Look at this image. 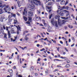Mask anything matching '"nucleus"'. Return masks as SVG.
Instances as JSON below:
<instances>
[{"label":"nucleus","mask_w":77,"mask_h":77,"mask_svg":"<svg viewBox=\"0 0 77 77\" xmlns=\"http://www.w3.org/2000/svg\"><path fill=\"white\" fill-rule=\"evenodd\" d=\"M38 61H40V58H38Z\"/></svg>","instance_id":"obj_62"},{"label":"nucleus","mask_w":77,"mask_h":77,"mask_svg":"<svg viewBox=\"0 0 77 77\" xmlns=\"http://www.w3.org/2000/svg\"><path fill=\"white\" fill-rule=\"evenodd\" d=\"M68 9H69V7L66 6L65 7V9H66V10H68Z\"/></svg>","instance_id":"obj_21"},{"label":"nucleus","mask_w":77,"mask_h":77,"mask_svg":"<svg viewBox=\"0 0 77 77\" xmlns=\"http://www.w3.org/2000/svg\"><path fill=\"white\" fill-rule=\"evenodd\" d=\"M17 20H14V24H17Z\"/></svg>","instance_id":"obj_26"},{"label":"nucleus","mask_w":77,"mask_h":77,"mask_svg":"<svg viewBox=\"0 0 77 77\" xmlns=\"http://www.w3.org/2000/svg\"><path fill=\"white\" fill-rule=\"evenodd\" d=\"M29 2H31V4L29 5V7L31 9H33L35 8V5L33 4H35V5H41V2L40 1H38L37 0H28Z\"/></svg>","instance_id":"obj_1"},{"label":"nucleus","mask_w":77,"mask_h":77,"mask_svg":"<svg viewBox=\"0 0 77 77\" xmlns=\"http://www.w3.org/2000/svg\"><path fill=\"white\" fill-rule=\"evenodd\" d=\"M63 54L64 55H65V54H66V53L65 52H63Z\"/></svg>","instance_id":"obj_53"},{"label":"nucleus","mask_w":77,"mask_h":77,"mask_svg":"<svg viewBox=\"0 0 77 77\" xmlns=\"http://www.w3.org/2000/svg\"><path fill=\"white\" fill-rule=\"evenodd\" d=\"M3 28L4 29V30H5V29H6V27L4 25L3 26Z\"/></svg>","instance_id":"obj_43"},{"label":"nucleus","mask_w":77,"mask_h":77,"mask_svg":"<svg viewBox=\"0 0 77 77\" xmlns=\"http://www.w3.org/2000/svg\"><path fill=\"white\" fill-rule=\"evenodd\" d=\"M9 72L10 73H12V70L11 69V70H9Z\"/></svg>","instance_id":"obj_28"},{"label":"nucleus","mask_w":77,"mask_h":77,"mask_svg":"<svg viewBox=\"0 0 77 77\" xmlns=\"http://www.w3.org/2000/svg\"><path fill=\"white\" fill-rule=\"evenodd\" d=\"M8 38H11V33H10V32L9 31H8Z\"/></svg>","instance_id":"obj_12"},{"label":"nucleus","mask_w":77,"mask_h":77,"mask_svg":"<svg viewBox=\"0 0 77 77\" xmlns=\"http://www.w3.org/2000/svg\"><path fill=\"white\" fill-rule=\"evenodd\" d=\"M13 25H11V26H10L8 27L9 28V29H11V27H13Z\"/></svg>","instance_id":"obj_27"},{"label":"nucleus","mask_w":77,"mask_h":77,"mask_svg":"<svg viewBox=\"0 0 77 77\" xmlns=\"http://www.w3.org/2000/svg\"><path fill=\"white\" fill-rule=\"evenodd\" d=\"M11 21H12V19H8V21L7 22V24L8 25H11Z\"/></svg>","instance_id":"obj_7"},{"label":"nucleus","mask_w":77,"mask_h":77,"mask_svg":"<svg viewBox=\"0 0 77 77\" xmlns=\"http://www.w3.org/2000/svg\"><path fill=\"white\" fill-rule=\"evenodd\" d=\"M60 43L61 44H63V42L62 41H60Z\"/></svg>","instance_id":"obj_59"},{"label":"nucleus","mask_w":77,"mask_h":77,"mask_svg":"<svg viewBox=\"0 0 77 77\" xmlns=\"http://www.w3.org/2000/svg\"><path fill=\"white\" fill-rule=\"evenodd\" d=\"M11 9H12L13 10H14V6H12L11 7Z\"/></svg>","instance_id":"obj_60"},{"label":"nucleus","mask_w":77,"mask_h":77,"mask_svg":"<svg viewBox=\"0 0 77 77\" xmlns=\"http://www.w3.org/2000/svg\"><path fill=\"white\" fill-rule=\"evenodd\" d=\"M68 2L67 1H66V2L65 4V5H67V4H68Z\"/></svg>","instance_id":"obj_40"},{"label":"nucleus","mask_w":77,"mask_h":77,"mask_svg":"<svg viewBox=\"0 0 77 77\" xmlns=\"http://www.w3.org/2000/svg\"><path fill=\"white\" fill-rule=\"evenodd\" d=\"M24 11L23 12V15H25V13H27V11H26V9H24Z\"/></svg>","instance_id":"obj_11"},{"label":"nucleus","mask_w":77,"mask_h":77,"mask_svg":"<svg viewBox=\"0 0 77 77\" xmlns=\"http://www.w3.org/2000/svg\"><path fill=\"white\" fill-rule=\"evenodd\" d=\"M74 63L76 65H77V62H74Z\"/></svg>","instance_id":"obj_63"},{"label":"nucleus","mask_w":77,"mask_h":77,"mask_svg":"<svg viewBox=\"0 0 77 77\" xmlns=\"http://www.w3.org/2000/svg\"><path fill=\"white\" fill-rule=\"evenodd\" d=\"M61 0H57L56 2H60Z\"/></svg>","instance_id":"obj_49"},{"label":"nucleus","mask_w":77,"mask_h":77,"mask_svg":"<svg viewBox=\"0 0 77 77\" xmlns=\"http://www.w3.org/2000/svg\"><path fill=\"white\" fill-rule=\"evenodd\" d=\"M23 19L25 21H27V17H26L25 16H23Z\"/></svg>","instance_id":"obj_14"},{"label":"nucleus","mask_w":77,"mask_h":77,"mask_svg":"<svg viewBox=\"0 0 77 77\" xmlns=\"http://www.w3.org/2000/svg\"><path fill=\"white\" fill-rule=\"evenodd\" d=\"M51 8H52V7H48V9H51Z\"/></svg>","instance_id":"obj_33"},{"label":"nucleus","mask_w":77,"mask_h":77,"mask_svg":"<svg viewBox=\"0 0 77 77\" xmlns=\"http://www.w3.org/2000/svg\"><path fill=\"white\" fill-rule=\"evenodd\" d=\"M54 60V61H55V60H57L58 61H61V60H59V59H54V60Z\"/></svg>","instance_id":"obj_29"},{"label":"nucleus","mask_w":77,"mask_h":77,"mask_svg":"<svg viewBox=\"0 0 77 77\" xmlns=\"http://www.w3.org/2000/svg\"><path fill=\"white\" fill-rule=\"evenodd\" d=\"M25 40L27 41L28 39H29V38H28V37H27L26 36H25Z\"/></svg>","instance_id":"obj_17"},{"label":"nucleus","mask_w":77,"mask_h":77,"mask_svg":"<svg viewBox=\"0 0 77 77\" xmlns=\"http://www.w3.org/2000/svg\"><path fill=\"white\" fill-rule=\"evenodd\" d=\"M17 3L18 4V6L20 7V6H21V3H22V2L21 1H18L17 2Z\"/></svg>","instance_id":"obj_8"},{"label":"nucleus","mask_w":77,"mask_h":77,"mask_svg":"<svg viewBox=\"0 0 77 77\" xmlns=\"http://www.w3.org/2000/svg\"><path fill=\"white\" fill-rule=\"evenodd\" d=\"M6 36H7V34H5L4 38H5L6 39H7V37Z\"/></svg>","instance_id":"obj_18"},{"label":"nucleus","mask_w":77,"mask_h":77,"mask_svg":"<svg viewBox=\"0 0 77 77\" xmlns=\"http://www.w3.org/2000/svg\"><path fill=\"white\" fill-rule=\"evenodd\" d=\"M71 39H72V40H73V41H75V38H74L73 37H72L71 38Z\"/></svg>","instance_id":"obj_37"},{"label":"nucleus","mask_w":77,"mask_h":77,"mask_svg":"<svg viewBox=\"0 0 77 77\" xmlns=\"http://www.w3.org/2000/svg\"><path fill=\"white\" fill-rule=\"evenodd\" d=\"M60 58L61 59H66V57H60Z\"/></svg>","instance_id":"obj_20"},{"label":"nucleus","mask_w":77,"mask_h":77,"mask_svg":"<svg viewBox=\"0 0 77 77\" xmlns=\"http://www.w3.org/2000/svg\"><path fill=\"white\" fill-rule=\"evenodd\" d=\"M42 21H43V23H45V20H42Z\"/></svg>","instance_id":"obj_44"},{"label":"nucleus","mask_w":77,"mask_h":77,"mask_svg":"<svg viewBox=\"0 0 77 77\" xmlns=\"http://www.w3.org/2000/svg\"><path fill=\"white\" fill-rule=\"evenodd\" d=\"M45 73L46 74H48V71H45Z\"/></svg>","instance_id":"obj_58"},{"label":"nucleus","mask_w":77,"mask_h":77,"mask_svg":"<svg viewBox=\"0 0 77 77\" xmlns=\"http://www.w3.org/2000/svg\"><path fill=\"white\" fill-rule=\"evenodd\" d=\"M3 20H4V17H2L0 19V21L1 22H3Z\"/></svg>","instance_id":"obj_13"},{"label":"nucleus","mask_w":77,"mask_h":77,"mask_svg":"<svg viewBox=\"0 0 77 77\" xmlns=\"http://www.w3.org/2000/svg\"><path fill=\"white\" fill-rule=\"evenodd\" d=\"M16 16V15L15 14H14L13 15V16H12V17H15Z\"/></svg>","instance_id":"obj_39"},{"label":"nucleus","mask_w":77,"mask_h":77,"mask_svg":"<svg viewBox=\"0 0 77 77\" xmlns=\"http://www.w3.org/2000/svg\"><path fill=\"white\" fill-rule=\"evenodd\" d=\"M17 15H18V16H20V14L18 13H17Z\"/></svg>","instance_id":"obj_57"},{"label":"nucleus","mask_w":77,"mask_h":77,"mask_svg":"<svg viewBox=\"0 0 77 77\" xmlns=\"http://www.w3.org/2000/svg\"><path fill=\"white\" fill-rule=\"evenodd\" d=\"M53 20H52L51 21V23L52 24V25H54V23L53 22Z\"/></svg>","instance_id":"obj_25"},{"label":"nucleus","mask_w":77,"mask_h":77,"mask_svg":"<svg viewBox=\"0 0 77 77\" xmlns=\"http://www.w3.org/2000/svg\"><path fill=\"white\" fill-rule=\"evenodd\" d=\"M6 30L8 31V27H6Z\"/></svg>","instance_id":"obj_56"},{"label":"nucleus","mask_w":77,"mask_h":77,"mask_svg":"<svg viewBox=\"0 0 77 77\" xmlns=\"http://www.w3.org/2000/svg\"><path fill=\"white\" fill-rule=\"evenodd\" d=\"M1 32H2V33L3 34L4 33V30H1Z\"/></svg>","instance_id":"obj_38"},{"label":"nucleus","mask_w":77,"mask_h":77,"mask_svg":"<svg viewBox=\"0 0 77 77\" xmlns=\"http://www.w3.org/2000/svg\"><path fill=\"white\" fill-rule=\"evenodd\" d=\"M11 33H15V32H14V30H11Z\"/></svg>","instance_id":"obj_24"},{"label":"nucleus","mask_w":77,"mask_h":77,"mask_svg":"<svg viewBox=\"0 0 77 77\" xmlns=\"http://www.w3.org/2000/svg\"><path fill=\"white\" fill-rule=\"evenodd\" d=\"M68 27L70 29H72V28H73V26H70V25H69Z\"/></svg>","instance_id":"obj_19"},{"label":"nucleus","mask_w":77,"mask_h":77,"mask_svg":"<svg viewBox=\"0 0 77 77\" xmlns=\"http://www.w3.org/2000/svg\"><path fill=\"white\" fill-rule=\"evenodd\" d=\"M19 77H22V75H18Z\"/></svg>","instance_id":"obj_64"},{"label":"nucleus","mask_w":77,"mask_h":77,"mask_svg":"<svg viewBox=\"0 0 77 77\" xmlns=\"http://www.w3.org/2000/svg\"><path fill=\"white\" fill-rule=\"evenodd\" d=\"M70 62V61L69 60H67V63H69Z\"/></svg>","instance_id":"obj_34"},{"label":"nucleus","mask_w":77,"mask_h":77,"mask_svg":"<svg viewBox=\"0 0 77 77\" xmlns=\"http://www.w3.org/2000/svg\"><path fill=\"white\" fill-rule=\"evenodd\" d=\"M74 50L75 53H77V51H76V49H74Z\"/></svg>","instance_id":"obj_46"},{"label":"nucleus","mask_w":77,"mask_h":77,"mask_svg":"<svg viewBox=\"0 0 77 77\" xmlns=\"http://www.w3.org/2000/svg\"><path fill=\"white\" fill-rule=\"evenodd\" d=\"M65 22H66V21L64 20H61L60 21L59 20V19L58 20V23L60 26H61L63 24H65Z\"/></svg>","instance_id":"obj_3"},{"label":"nucleus","mask_w":77,"mask_h":77,"mask_svg":"<svg viewBox=\"0 0 77 77\" xmlns=\"http://www.w3.org/2000/svg\"><path fill=\"white\" fill-rule=\"evenodd\" d=\"M60 17V16L59 15H56L55 17V19H58V20H59V21H60V19H59V17Z\"/></svg>","instance_id":"obj_10"},{"label":"nucleus","mask_w":77,"mask_h":77,"mask_svg":"<svg viewBox=\"0 0 77 77\" xmlns=\"http://www.w3.org/2000/svg\"><path fill=\"white\" fill-rule=\"evenodd\" d=\"M70 66V65L69 64H67L65 66V68H69Z\"/></svg>","instance_id":"obj_15"},{"label":"nucleus","mask_w":77,"mask_h":77,"mask_svg":"<svg viewBox=\"0 0 77 77\" xmlns=\"http://www.w3.org/2000/svg\"><path fill=\"white\" fill-rule=\"evenodd\" d=\"M70 18V17H67L66 18V20H68V18Z\"/></svg>","instance_id":"obj_45"},{"label":"nucleus","mask_w":77,"mask_h":77,"mask_svg":"<svg viewBox=\"0 0 77 77\" xmlns=\"http://www.w3.org/2000/svg\"><path fill=\"white\" fill-rule=\"evenodd\" d=\"M51 17H52V14H51L49 18V19H51Z\"/></svg>","instance_id":"obj_32"},{"label":"nucleus","mask_w":77,"mask_h":77,"mask_svg":"<svg viewBox=\"0 0 77 77\" xmlns=\"http://www.w3.org/2000/svg\"><path fill=\"white\" fill-rule=\"evenodd\" d=\"M62 19H64V20H66V18L65 17H62Z\"/></svg>","instance_id":"obj_50"},{"label":"nucleus","mask_w":77,"mask_h":77,"mask_svg":"<svg viewBox=\"0 0 77 77\" xmlns=\"http://www.w3.org/2000/svg\"><path fill=\"white\" fill-rule=\"evenodd\" d=\"M28 14V16L30 17H32V16H33V12H31L30 11H29Z\"/></svg>","instance_id":"obj_6"},{"label":"nucleus","mask_w":77,"mask_h":77,"mask_svg":"<svg viewBox=\"0 0 77 77\" xmlns=\"http://www.w3.org/2000/svg\"><path fill=\"white\" fill-rule=\"evenodd\" d=\"M64 11H65L66 13V17H70V15H69V11H67L66 10H64Z\"/></svg>","instance_id":"obj_5"},{"label":"nucleus","mask_w":77,"mask_h":77,"mask_svg":"<svg viewBox=\"0 0 77 77\" xmlns=\"http://www.w3.org/2000/svg\"><path fill=\"white\" fill-rule=\"evenodd\" d=\"M56 48H57V50L58 51H59V49H60V48L59 47H58V48L57 47H56Z\"/></svg>","instance_id":"obj_36"},{"label":"nucleus","mask_w":77,"mask_h":77,"mask_svg":"<svg viewBox=\"0 0 77 77\" xmlns=\"http://www.w3.org/2000/svg\"><path fill=\"white\" fill-rule=\"evenodd\" d=\"M29 35H30V34L29 33H28L27 35H26V36H29Z\"/></svg>","instance_id":"obj_48"},{"label":"nucleus","mask_w":77,"mask_h":77,"mask_svg":"<svg viewBox=\"0 0 77 77\" xmlns=\"http://www.w3.org/2000/svg\"><path fill=\"white\" fill-rule=\"evenodd\" d=\"M63 2H64V3H65V1L63 0L61 1V3H62Z\"/></svg>","instance_id":"obj_42"},{"label":"nucleus","mask_w":77,"mask_h":77,"mask_svg":"<svg viewBox=\"0 0 77 77\" xmlns=\"http://www.w3.org/2000/svg\"><path fill=\"white\" fill-rule=\"evenodd\" d=\"M16 27H17L18 30L17 31V35H18L19 34V30L20 31H21V27H20V25H18V26H16Z\"/></svg>","instance_id":"obj_4"},{"label":"nucleus","mask_w":77,"mask_h":77,"mask_svg":"<svg viewBox=\"0 0 77 77\" xmlns=\"http://www.w3.org/2000/svg\"><path fill=\"white\" fill-rule=\"evenodd\" d=\"M14 8L15 9H17V7H16V5H14Z\"/></svg>","instance_id":"obj_35"},{"label":"nucleus","mask_w":77,"mask_h":77,"mask_svg":"<svg viewBox=\"0 0 77 77\" xmlns=\"http://www.w3.org/2000/svg\"><path fill=\"white\" fill-rule=\"evenodd\" d=\"M65 50H66V51H68V49H66V48H65Z\"/></svg>","instance_id":"obj_47"},{"label":"nucleus","mask_w":77,"mask_h":77,"mask_svg":"<svg viewBox=\"0 0 77 77\" xmlns=\"http://www.w3.org/2000/svg\"><path fill=\"white\" fill-rule=\"evenodd\" d=\"M55 24L56 27H58V25H57V22H55Z\"/></svg>","instance_id":"obj_16"},{"label":"nucleus","mask_w":77,"mask_h":77,"mask_svg":"<svg viewBox=\"0 0 77 77\" xmlns=\"http://www.w3.org/2000/svg\"><path fill=\"white\" fill-rule=\"evenodd\" d=\"M4 10L5 11H3L2 8L0 9V14H2L4 12H8V11H11V8L9 7V5H8L6 6V7L4 8Z\"/></svg>","instance_id":"obj_2"},{"label":"nucleus","mask_w":77,"mask_h":77,"mask_svg":"<svg viewBox=\"0 0 77 77\" xmlns=\"http://www.w3.org/2000/svg\"><path fill=\"white\" fill-rule=\"evenodd\" d=\"M18 59H20V57H19V55H18L17 57Z\"/></svg>","instance_id":"obj_61"},{"label":"nucleus","mask_w":77,"mask_h":77,"mask_svg":"<svg viewBox=\"0 0 77 77\" xmlns=\"http://www.w3.org/2000/svg\"><path fill=\"white\" fill-rule=\"evenodd\" d=\"M62 8L63 9H65V7L64 6Z\"/></svg>","instance_id":"obj_52"},{"label":"nucleus","mask_w":77,"mask_h":77,"mask_svg":"<svg viewBox=\"0 0 77 77\" xmlns=\"http://www.w3.org/2000/svg\"><path fill=\"white\" fill-rule=\"evenodd\" d=\"M75 44L73 43V44L72 45H71V47H73V46H74V45Z\"/></svg>","instance_id":"obj_51"},{"label":"nucleus","mask_w":77,"mask_h":77,"mask_svg":"<svg viewBox=\"0 0 77 77\" xmlns=\"http://www.w3.org/2000/svg\"><path fill=\"white\" fill-rule=\"evenodd\" d=\"M63 12H64V11H60V12L59 14L60 16H63V15L64 14V13H63Z\"/></svg>","instance_id":"obj_9"},{"label":"nucleus","mask_w":77,"mask_h":77,"mask_svg":"<svg viewBox=\"0 0 77 77\" xmlns=\"http://www.w3.org/2000/svg\"><path fill=\"white\" fill-rule=\"evenodd\" d=\"M2 1L0 0V5H2ZM2 6L0 5V8H2Z\"/></svg>","instance_id":"obj_22"},{"label":"nucleus","mask_w":77,"mask_h":77,"mask_svg":"<svg viewBox=\"0 0 77 77\" xmlns=\"http://www.w3.org/2000/svg\"><path fill=\"white\" fill-rule=\"evenodd\" d=\"M38 14H40L41 13V11H38Z\"/></svg>","instance_id":"obj_54"},{"label":"nucleus","mask_w":77,"mask_h":77,"mask_svg":"<svg viewBox=\"0 0 77 77\" xmlns=\"http://www.w3.org/2000/svg\"><path fill=\"white\" fill-rule=\"evenodd\" d=\"M45 51V48H43L42 49L40 50L41 51Z\"/></svg>","instance_id":"obj_30"},{"label":"nucleus","mask_w":77,"mask_h":77,"mask_svg":"<svg viewBox=\"0 0 77 77\" xmlns=\"http://www.w3.org/2000/svg\"><path fill=\"white\" fill-rule=\"evenodd\" d=\"M12 17V16L11 15H9L8 16L9 18H11Z\"/></svg>","instance_id":"obj_31"},{"label":"nucleus","mask_w":77,"mask_h":77,"mask_svg":"<svg viewBox=\"0 0 77 77\" xmlns=\"http://www.w3.org/2000/svg\"><path fill=\"white\" fill-rule=\"evenodd\" d=\"M28 24H30V22H26Z\"/></svg>","instance_id":"obj_41"},{"label":"nucleus","mask_w":77,"mask_h":77,"mask_svg":"<svg viewBox=\"0 0 77 77\" xmlns=\"http://www.w3.org/2000/svg\"><path fill=\"white\" fill-rule=\"evenodd\" d=\"M28 18H29V21H31V20H32V17H28Z\"/></svg>","instance_id":"obj_23"},{"label":"nucleus","mask_w":77,"mask_h":77,"mask_svg":"<svg viewBox=\"0 0 77 77\" xmlns=\"http://www.w3.org/2000/svg\"><path fill=\"white\" fill-rule=\"evenodd\" d=\"M39 44H38L37 45V46L38 47H39Z\"/></svg>","instance_id":"obj_55"}]
</instances>
